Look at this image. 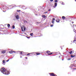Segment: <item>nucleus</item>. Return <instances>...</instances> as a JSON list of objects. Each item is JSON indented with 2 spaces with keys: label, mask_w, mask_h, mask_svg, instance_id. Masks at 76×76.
<instances>
[{
  "label": "nucleus",
  "mask_w": 76,
  "mask_h": 76,
  "mask_svg": "<svg viewBox=\"0 0 76 76\" xmlns=\"http://www.w3.org/2000/svg\"><path fill=\"white\" fill-rule=\"evenodd\" d=\"M0 71L3 74L5 75H8L10 74V72L6 70L4 68H2L1 69Z\"/></svg>",
  "instance_id": "1"
},
{
  "label": "nucleus",
  "mask_w": 76,
  "mask_h": 76,
  "mask_svg": "<svg viewBox=\"0 0 76 76\" xmlns=\"http://www.w3.org/2000/svg\"><path fill=\"white\" fill-rule=\"evenodd\" d=\"M15 18L16 19H19V16L18 15H17L15 16Z\"/></svg>",
  "instance_id": "2"
},
{
  "label": "nucleus",
  "mask_w": 76,
  "mask_h": 76,
  "mask_svg": "<svg viewBox=\"0 0 76 76\" xmlns=\"http://www.w3.org/2000/svg\"><path fill=\"white\" fill-rule=\"evenodd\" d=\"M50 75L51 76H57L56 74H54V73H50Z\"/></svg>",
  "instance_id": "3"
},
{
  "label": "nucleus",
  "mask_w": 76,
  "mask_h": 76,
  "mask_svg": "<svg viewBox=\"0 0 76 76\" xmlns=\"http://www.w3.org/2000/svg\"><path fill=\"white\" fill-rule=\"evenodd\" d=\"M57 6V3H55V6L53 7H54V8H55V7H56V6Z\"/></svg>",
  "instance_id": "4"
},
{
  "label": "nucleus",
  "mask_w": 76,
  "mask_h": 76,
  "mask_svg": "<svg viewBox=\"0 0 76 76\" xmlns=\"http://www.w3.org/2000/svg\"><path fill=\"white\" fill-rule=\"evenodd\" d=\"M56 22L58 23V22H60V20L59 19H57V20H56Z\"/></svg>",
  "instance_id": "5"
},
{
  "label": "nucleus",
  "mask_w": 76,
  "mask_h": 76,
  "mask_svg": "<svg viewBox=\"0 0 76 76\" xmlns=\"http://www.w3.org/2000/svg\"><path fill=\"white\" fill-rule=\"evenodd\" d=\"M42 18H44V19L46 18V16L44 15H43L42 16Z\"/></svg>",
  "instance_id": "6"
},
{
  "label": "nucleus",
  "mask_w": 76,
  "mask_h": 76,
  "mask_svg": "<svg viewBox=\"0 0 76 76\" xmlns=\"http://www.w3.org/2000/svg\"><path fill=\"white\" fill-rule=\"evenodd\" d=\"M62 18L63 19H64V20L66 19V17H64V16H62Z\"/></svg>",
  "instance_id": "7"
},
{
  "label": "nucleus",
  "mask_w": 76,
  "mask_h": 76,
  "mask_svg": "<svg viewBox=\"0 0 76 76\" xmlns=\"http://www.w3.org/2000/svg\"><path fill=\"white\" fill-rule=\"evenodd\" d=\"M13 53V51H12V50H11V51H10L9 52V53H10V54H12Z\"/></svg>",
  "instance_id": "8"
},
{
  "label": "nucleus",
  "mask_w": 76,
  "mask_h": 76,
  "mask_svg": "<svg viewBox=\"0 0 76 76\" xmlns=\"http://www.w3.org/2000/svg\"><path fill=\"white\" fill-rule=\"evenodd\" d=\"M60 3L61 4H62L63 5H64V2L62 1H61L60 2Z\"/></svg>",
  "instance_id": "9"
},
{
  "label": "nucleus",
  "mask_w": 76,
  "mask_h": 76,
  "mask_svg": "<svg viewBox=\"0 0 76 76\" xmlns=\"http://www.w3.org/2000/svg\"><path fill=\"white\" fill-rule=\"evenodd\" d=\"M72 52H73L72 51H71L69 52L68 53H69V54H71L72 53Z\"/></svg>",
  "instance_id": "10"
},
{
  "label": "nucleus",
  "mask_w": 76,
  "mask_h": 76,
  "mask_svg": "<svg viewBox=\"0 0 76 76\" xmlns=\"http://www.w3.org/2000/svg\"><path fill=\"white\" fill-rule=\"evenodd\" d=\"M7 26L8 28H9L10 26V24H7Z\"/></svg>",
  "instance_id": "11"
},
{
  "label": "nucleus",
  "mask_w": 76,
  "mask_h": 76,
  "mask_svg": "<svg viewBox=\"0 0 76 76\" xmlns=\"http://www.w3.org/2000/svg\"><path fill=\"white\" fill-rule=\"evenodd\" d=\"M2 62H3V63H4V64L6 63V61L4 60H3Z\"/></svg>",
  "instance_id": "12"
},
{
  "label": "nucleus",
  "mask_w": 76,
  "mask_h": 76,
  "mask_svg": "<svg viewBox=\"0 0 76 76\" xmlns=\"http://www.w3.org/2000/svg\"><path fill=\"white\" fill-rule=\"evenodd\" d=\"M3 54H4V53H6V51H2L1 52Z\"/></svg>",
  "instance_id": "13"
},
{
  "label": "nucleus",
  "mask_w": 76,
  "mask_h": 76,
  "mask_svg": "<svg viewBox=\"0 0 76 76\" xmlns=\"http://www.w3.org/2000/svg\"><path fill=\"white\" fill-rule=\"evenodd\" d=\"M36 54H37V56H38V55H39L40 54H41V53H36Z\"/></svg>",
  "instance_id": "14"
},
{
  "label": "nucleus",
  "mask_w": 76,
  "mask_h": 76,
  "mask_svg": "<svg viewBox=\"0 0 76 76\" xmlns=\"http://www.w3.org/2000/svg\"><path fill=\"white\" fill-rule=\"evenodd\" d=\"M50 53V51H47V52H46V53Z\"/></svg>",
  "instance_id": "15"
},
{
  "label": "nucleus",
  "mask_w": 76,
  "mask_h": 76,
  "mask_svg": "<svg viewBox=\"0 0 76 76\" xmlns=\"http://www.w3.org/2000/svg\"><path fill=\"white\" fill-rule=\"evenodd\" d=\"M12 28L13 29H15V26H14V25H13L12 26Z\"/></svg>",
  "instance_id": "16"
},
{
  "label": "nucleus",
  "mask_w": 76,
  "mask_h": 76,
  "mask_svg": "<svg viewBox=\"0 0 76 76\" xmlns=\"http://www.w3.org/2000/svg\"><path fill=\"white\" fill-rule=\"evenodd\" d=\"M31 36H33V33H31L30 34Z\"/></svg>",
  "instance_id": "17"
},
{
  "label": "nucleus",
  "mask_w": 76,
  "mask_h": 76,
  "mask_svg": "<svg viewBox=\"0 0 76 76\" xmlns=\"http://www.w3.org/2000/svg\"><path fill=\"white\" fill-rule=\"evenodd\" d=\"M71 57H75V56L71 55Z\"/></svg>",
  "instance_id": "18"
},
{
  "label": "nucleus",
  "mask_w": 76,
  "mask_h": 76,
  "mask_svg": "<svg viewBox=\"0 0 76 76\" xmlns=\"http://www.w3.org/2000/svg\"><path fill=\"white\" fill-rule=\"evenodd\" d=\"M24 23H28V22L25 20L24 21Z\"/></svg>",
  "instance_id": "19"
},
{
  "label": "nucleus",
  "mask_w": 76,
  "mask_h": 76,
  "mask_svg": "<svg viewBox=\"0 0 76 76\" xmlns=\"http://www.w3.org/2000/svg\"><path fill=\"white\" fill-rule=\"evenodd\" d=\"M67 60H71V58H68L67 59Z\"/></svg>",
  "instance_id": "20"
},
{
  "label": "nucleus",
  "mask_w": 76,
  "mask_h": 76,
  "mask_svg": "<svg viewBox=\"0 0 76 76\" xmlns=\"http://www.w3.org/2000/svg\"><path fill=\"white\" fill-rule=\"evenodd\" d=\"M52 23L53 24H54V21H53V20H52Z\"/></svg>",
  "instance_id": "21"
},
{
  "label": "nucleus",
  "mask_w": 76,
  "mask_h": 76,
  "mask_svg": "<svg viewBox=\"0 0 76 76\" xmlns=\"http://www.w3.org/2000/svg\"><path fill=\"white\" fill-rule=\"evenodd\" d=\"M22 52H23V51H21L20 52V54H22V53H22Z\"/></svg>",
  "instance_id": "22"
},
{
  "label": "nucleus",
  "mask_w": 76,
  "mask_h": 76,
  "mask_svg": "<svg viewBox=\"0 0 76 76\" xmlns=\"http://www.w3.org/2000/svg\"><path fill=\"white\" fill-rule=\"evenodd\" d=\"M58 0H55V2L56 3H57Z\"/></svg>",
  "instance_id": "23"
},
{
  "label": "nucleus",
  "mask_w": 76,
  "mask_h": 76,
  "mask_svg": "<svg viewBox=\"0 0 76 76\" xmlns=\"http://www.w3.org/2000/svg\"><path fill=\"white\" fill-rule=\"evenodd\" d=\"M76 42V39H74V41H73V42L74 43H75V42Z\"/></svg>",
  "instance_id": "24"
},
{
  "label": "nucleus",
  "mask_w": 76,
  "mask_h": 76,
  "mask_svg": "<svg viewBox=\"0 0 76 76\" xmlns=\"http://www.w3.org/2000/svg\"><path fill=\"white\" fill-rule=\"evenodd\" d=\"M52 20H53V21H54V20H55V18H53L52 19Z\"/></svg>",
  "instance_id": "25"
},
{
  "label": "nucleus",
  "mask_w": 76,
  "mask_h": 76,
  "mask_svg": "<svg viewBox=\"0 0 76 76\" xmlns=\"http://www.w3.org/2000/svg\"><path fill=\"white\" fill-rule=\"evenodd\" d=\"M7 10H9V8L8 7H7Z\"/></svg>",
  "instance_id": "26"
},
{
  "label": "nucleus",
  "mask_w": 76,
  "mask_h": 76,
  "mask_svg": "<svg viewBox=\"0 0 76 76\" xmlns=\"http://www.w3.org/2000/svg\"><path fill=\"white\" fill-rule=\"evenodd\" d=\"M53 54L52 53H51L48 54V55H51V54Z\"/></svg>",
  "instance_id": "27"
},
{
  "label": "nucleus",
  "mask_w": 76,
  "mask_h": 76,
  "mask_svg": "<svg viewBox=\"0 0 76 76\" xmlns=\"http://www.w3.org/2000/svg\"><path fill=\"white\" fill-rule=\"evenodd\" d=\"M17 11L19 12H20V10H17Z\"/></svg>",
  "instance_id": "28"
},
{
  "label": "nucleus",
  "mask_w": 76,
  "mask_h": 76,
  "mask_svg": "<svg viewBox=\"0 0 76 76\" xmlns=\"http://www.w3.org/2000/svg\"><path fill=\"white\" fill-rule=\"evenodd\" d=\"M35 53V52H33V53H30V54H32V53Z\"/></svg>",
  "instance_id": "29"
},
{
  "label": "nucleus",
  "mask_w": 76,
  "mask_h": 76,
  "mask_svg": "<svg viewBox=\"0 0 76 76\" xmlns=\"http://www.w3.org/2000/svg\"><path fill=\"white\" fill-rule=\"evenodd\" d=\"M27 56H29V55H30V53H28L27 54Z\"/></svg>",
  "instance_id": "30"
},
{
  "label": "nucleus",
  "mask_w": 76,
  "mask_h": 76,
  "mask_svg": "<svg viewBox=\"0 0 76 76\" xmlns=\"http://www.w3.org/2000/svg\"><path fill=\"white\" fill-rule=\"evenodd\" d=\"M25 29H26V28L24 27V31H25Z\"/></svg>",
  "instance_id": "31"
},
{
  "label": "nucleus",
  "mask_w": 76,
  "mask_h": 76,
  "mask_svg": "<svg viewBox=\"0 0 76 76\" xmlns=\"http://www.w3.org/2000/svg\"><path fill=\"white\" fill-rule=\"evenodd\" d=\"M53 24L51 25V27H53Z\"/></svg>",
  "instance_id": "32"
},
{
  "label": "nucleus",
  "mask_w": 76,
  "mask_h": 76,
  "mask_svg": "<svg viewBox=\"0 0 76 76\" xmlns=\"http://www.w3.org/2000/svg\"><path fill=\"white\" fill-rule=\"evenodd\" d=\"M9 61V59H8L7 61H6L7 62H8Z\"/></svg>",
  "instance_id": "33"
},
{
  "label": "nucleus",
  "mask_w": 76,
  "mask_h": 76,
  "mask_svg": "<svg viewBox=\"0 0 76 76\" xmlns=\"http://www.w3.org/2000/svg\"><path fill=\"white\" fill-rule=\"evenodd\" d=\"M50 1L51 2H52V1H53V0H50Z\"/></svg>",
  "instance_id": "34"
},
{
  "label": "nucleus",
  "mask_w": 76,
  "mask_h": 76,
  "mask_svg": "<svg viewBox=\"0 0 76 76\" xmlns=\"http://www.w3.org/2000/svg\"><path fill=\"white\" fill-rule=\"evenodd\" d=\"M22 32H23L24 31H23V29H22Z\"/></svg>",
  "instance_id": "35"
},
{
  "label": "nucleus",
  "mask_w": 76,
  "mask_h": 76,
  "mask_svg": "<svg viewBox=\"0 0 76 76\" xmlns=\"http://www.w3.org/2000/svg\"><path fill=\"white\" fill-rule=\"evenodd\" d=\"M48 11L49 12H50V11H51V10L49 9V10H48Z\"/></svg>",
  "instance_id": "36"
},
{
  "label": "nucleus",
  "mask_w": 76,
  "mask_h": 76,
  "mask_svg": "<svg viewBox=\"0 0 76 76\" xmlns=\"http://www.w3.org/2000/svg\"><path fill=\"white\" fill-rule=\"evenodd\" d=\"M25 58H26V59H28V57H25Z\"/></svg>",
  "instance_id": "37"
},
{
  "label": "nucleus",
  "mask_w": 76,
  "mask_h": 76,
  "mask_svg": "<svg viewBox=\"0 0 76 76\" xmlns=\"http://www.w3.org/2000/svg\"><path fill=\"white\" fill-rule=\"evenodd\" d=\"M15 7V6H14L12 7V8H13V7Z\"/></svg>",
  "instance_id": "38"
},
{
  "label": "nucleus",
  "mask_w": 76,
  "mask_h": 76,
  "mask_svg": "<svg viewBox=\"0 0 76 76\" xmlns=\"http://www.w3.org/2000/svg\"><path fill=\"white\" fill-rule=\"evenodd\" d=\"M74 23V22L73 21H72V23Z\"/></svg>",
  "instance_id": "39"
},
{
  "label": "nucleus",
  "mask_w": 76,
  "mask_h": 76,
  "mask_svg": "<svg viewBox=\"0 0 76 76\" xmlns=\"http://www.w3.org/2000/svg\"><path fill=\"white\" fill-rule=\"evenodd\" d=\"M23 7H25V6H23Z\"/></svg>",
  "instance_id": "40"
},
{
  "label": "nucleus",
  "mask_w": 76,
  "mask_h": 76,
  "mask_svg": "<svg viewBox=\"0 0 76 76\" xmlns=\"http://www.w3.org/2000/svg\"><path fill=\"white\" fill-rule=\"evenodd\" d=\"M3 12H5L6 11H3Z\"/></svg>",
  "instance_id": "41"
},
{
  "label": "nucleus",
  "mask_w": 76,
  "mask_h": 76,
  "mask_svg": "<svg viewBox=\"0 0 76 76\" xmlns=\"http://www.w3.org/2000/svg\"><path fill=\"white\" fill-rule=\"evenodd\" d=\"M75 33H76V30H75Z\"/></svg>",
  "instance_id": "42"
},
{
  "label": "nucleus",
  "mask_w": 76,
  "mask_h": 76,
  "mask_svg": "<svg viewBox=\"0 0 76 76\" xmlns=\"http://www.w3.org/2000/svg\"><path fill=\"white\" fill-rule=\"evenodd\" d=\"M75 38H76V36H75Z\"/></svg>",
  "instance_id": "43"
},
{
  "label": "nucleus",
  "mask_w": 76,
  "mask_h": 76,
  "mask_svg": "<svg viewBox=\"0 0 76 76\" xmlns=\"http://www.w3.org/2000/svg\"><path fill=\"white\" fill-rule=\"evenodd\" d=\"M22 58V57L21 56L20 57V58Z\"/></svg>",
  "instance_id": "44"
},
{
  "label": "nucleus",
  "mask_w": 76,
  "mask_h": 76,
  "mask_svg": "<svg viewBox=\"0 0 76 76\" xmlns=\"http://www.w3.org/2000/svg\"><path fill=\"white\" fill-rule=\"evenodd\" d=\"M13 52H14V53H16V52H15V51H13Z\"/></svg>",
  "instance_id": "45"
},
{
  "label": "nucleus",
  "mask_w": 76,
  "mask_h": 76,
  "mask_svg": "<svg viewBox=\"0 0 76 76\" xmlns=\"http://www.w3.org/2000/svg\"><path fill=\"white\" fill-rule=\"evenodd\" d=\"M47 13V12H45V13Z\"/></svg>",
  "instance_id": "46"
},
{
  "label": "nucleus",
  "mask_w": 76,
  "mask_h": 76,
  "mask_svg": "<svg viewBox=\"0 0 76 76\" xmlns=\"http://www.w3.org/2000/svg\"><path fill=\"white\" fill-rule=\"evenodd\" d=\"M0 25H2V26H3V25H2V24Z\"/></svg>",
  "instance_id": "47"
},
{
  "label": "nucleus",
  "mask_w": 76,
  "mask_h": 76,
  "mask_svg": "<svg viewBox=\"0 0 76 76\" xmlns=\"http://www.w3.org/2000/svg\"><path fill=\"white\" fill-rule=\"evenodd\" d=\"M26 9H26H24V8H23V9Z\"/></svg>",
  "instance_id": "48"
},
{
  "label": "nucleus",
  "mask_w": 76,
  "mask_h": 76,
  "mask_svg": "<svg viewBox=\"0 0 76 76\" xmlns=\"http://www.w3.org/2000/svg\"><path fill=\"white\" fill-rule=\"evenodd\" d=\"M28 38H29V37H26Z\"/></svg>",
  "instance_id": "49"
},
{
  "label": "nucleus",
  "mask_w": 76,
  "mask_h": 76,
  "mask_svg": "<svg viewBox=\"0 0 76 76\" xmlns=\"http://www.w3.org/2000/svg\"><path fill=\"white\" fill-rule=\"evenodd\" d=\"M73 26H75V24L73 25Z\"/></svg>",
  "instance_id": "50"
},
{
  "label": "nucleus",
  "mask_w": 76,
  "mask_h": 76,
  "mask_svg": "<svg viewBox=\"0 0 76 76\" xmlns=\"http://www.w3.org/2000/svg\"><path fill=\"white\" fill-rule=\"evenodd\" d=\"M18 52H20V51H18Z\"/></svg>",
  "instance_id": "51"
},
{
  "label": "nucleus",
  "mask_w": 76,
  "mask_h": 76,
  "mask_svg": "<svg viewBox=\"0 0 76 76\" xmlns=\"http://www.w3.org/2000/svg\"><path fill=\"white\" fill-rule=\"evenodd\" d=\"M13 58L12 57V58H11L12 59V58Z\"/></svg>",
  "instance_id": "52"
},
{
  "label": "nucleus",
  "mask_w": 76,
  "mask_h": 76,
  "mask_svg": "<svg viewBox=\"0 0 76 76\" xmlns=\"http://www.w3.org/2000/svg\"><path fill=\"white\" fill-rule=\"evenodd\" d=\"M10 9H12V8Z\"/></svg>",
  "instance_id": "53"
},
{
  "label": "nucleus",
  "mask_w": 76,
  "mask_h": 76,
  "mask_svg": "<svg viewBox=\"0 0 76 76\" xmlns=\"http://www.w3.org/2000/svg\"><path fill=\"white\" fill-rule=\"evenodd\" d=\"M75 0V1H76V0Z\"/></svg>",
  "instance_id": "54"
},
{
  "label": "nucleus",
  "mask_w": 76,
  "mask_h": 76,
  "mask_svg": "<svg viewBox=\"0 0 76 76\" xmlns=\"http://www.w3.org/2000/svg\"><path fill=\"white\" fill-rule=\"evenodd\" d=\"M23 13H24V12H23Z\"/></svg>",
  "instance_id": "55"
},
{
  "label": "nucleus",
  "mask_w": 76,
  "mask_h": 76,
  "mask_svg": "<svg viewBox=\"0 0 76 76\" xmlns=\"http://www.w3.org/2000/svg\"><path fill=\"white\" fill-rule=\"evenodd\" d=\"M75 27H76V25H75Z\"/></svg>",
  "instance_id": "56"
},
{
  "label": "nucleus",
  "mask_w": 76,
  "mask_h": 76,
  "mask_svg": "<svg viewBox=\"0 0 76 76\" xmlns=\"http://www.w3.org/2000/svg\"><path fill=\"white\" fill-rule=\"evenodd\" d=\"M12 5H11V6H12Z\"/></svg>",
  "instance_id": "57"
},
{
  "label": "nucleus",
  "mask_w": 76,
  "mask_h": 76,
  "mask_svg": "<svg viewBox=\"0 0 76 76\" xmlns=\"http://www.w3.org/2000/svg\"><path fill=\"white\" fill-rule=\"evenodd\" d=\"M62 60H63V59H62Z\"/></svg>",
  "instance_id": "58"
},
{
  "label": "nucleus",
  "mask_w": 76,
  "mask_h": 76,
  "mask_svg": "<svg viewBox=\"0 0 76 76\" xmlns=\"http://www.w3.org/2000/svg\"><path fill=\"white\" fill-rule=\"evenodd\" d=\"M74 30H75V29H74Z\"/></svg>",
  "instance_id": "59"
},
{
  "label": "nucleus",
  "mask_w": 76,
  "mask_h": 76,
  "mask_svg": "<svg viewBox=\"0 0 76 76\" xmlns=\"http://www.w3.org/2000/svg\"><path fill=\"white\" fill-rule=\"evenodd\" d=\"M74 30H75V29H74Z\"/></svg>",
  "instance_id": "60"
},
{
  "label": "nucleus",
  "mask_w": 76,
  "mask_h": 76,
  "mask_svg": "<svg viewBox=\"0 0 76 76\" xmlns=\"http://www.w3.org/2000/svg\"><path fill=\"white\" fill-rule=\"evenodd\" d=\"M74 30H75V29H74Z\"/></svg>",
  "instance_id": "61"
},
{
  "label": "nucleus",
  "mask_w": 76,
  "mask_h": 76,
  "mask_svg": "<svg viewBox=\"0 0 76 76\" xmlns=\"http://www.w3.org/2000/svg\"><path fill=\"white\" fill-rule=\"evenodd\" d=\"M60 56H59V57H60Z\"/></svg>",
  "instance_id": "62"
},
{
  "label": "nucleus",
  "mask_w": 76,
  "mask_h": 76,
  "mask_svg": "<svg viewBox=\"0 0 76 76\" xmlns=\"http://www.w3.org/2000/svg\"><path fill=\"white\" fill-rule=\"evenodd\" d=\"M12 59V58L11 59Z\"/></svg>",
  "instance_id": "63"
},
{
  "label": "nucleus",
  "mask_w": 76,
  "mask_h": 76,
  "mask_svg": "<svg viewBox=\"0 0 76 76\" xmlns=\"http://www.w3.org/2000/svg\"><path fill=\"white\" fill-rule=\"evenodd\" d=\"M76 44V43H75Z\"/></svg>",
  "instance_id": "64"
}]
</instances>
